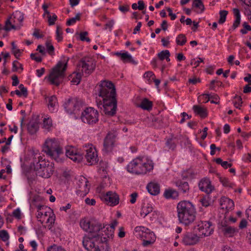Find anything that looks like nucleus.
Segmentation results:
<instances>
[{
    "instance_id": "nucleus-1",
    "label": "nucleus",
    "mask_w": 251,
    "mask_h": 251,
    "mask_svg": "<svg viewBox=\"0 0 251 251\" xmlns=\"http://www.w3.org/2000/svg\"><path fill=\"white\" fill-rule=\"evenodd\" d=\"M98 95L103 99V111L105 114L113 116L116 113L117 107L116 89L111 81H100L98 89Z\"/></svg>"
},
{
    "instance_id": "nucleus-2",
    "label": "nucleus",
    "mask_w": 251,
    "mask_h": 251,
    "mask_svg": "<svg viewBox=\"0 0 251 251\" xmlns=\"http://www.w3.org/2000/svg\"><path fill=\"white\" fill-rule=\"evenodd\" d=\"M176 208L178 219L180 223L188 226L195 221L196 212L191 202L181 201L177 204Z\"/></svg>"
},
{
    "instance_id": "nucleus-3",
    "label": "nucleus",
    "mask_w": 251,
    "mask_h": 251,
    "mask_svg": "<svg viewBox=\"0 0 251 251\" xmlns=\"http://www.w3.org/2000/svg\"><path fill=\"white\" fill-rule=\"evenodd\" d=\"M153 163L147 158L138 157L127 166L128 172L137 175L145 174L153 170Z\"/></svg>"
},
{
    "instance_id": "nucleus-4",
    "label": "nucleus",
    "mask_w": 251,
    "mask_h": 251,
    "mask_svg": "<svg viewBox=\"0 0 251 251\" xmlns=\"http://www.w3.org/2000/svg\"><path fill=\"white\" fill-rule=\"evenodd\" d=\"M69 57L63 56L62 60L59 61L55 67L52 69L49 76V80L51 84L59 86L65 76Z\"/></svg>"
},
{
    "instance_id": "nucleus-5",
    "label": "nucleus",
    "mask_w": 251,
    "mask_h": 251,
    "mask_svg": "<svg viewBox=\"0 0 251 251\" xmlns=\"http://www.w3.org/2000/svg\"><path fill=\"white\" fill-rule=\"evenodd\" d=\"M82 244L88 251H109V247L106 244H103L98 236L88 235L83 237Z\"/></svg>"
},
{
    "instance_id": "nucleus-6",
    "label": "nucleus",
    "mask_w": 251,
    "mask_h": 251,
    "mask_svg": "<svg viewBox=\"0 0 251 251\" xmlns=\"http://www.w3.org/2000/svg\"><path fill=\"white\" fill-rule=\"evenodd\" d=\"M43 150L48 156L55 160H57L59 155L63 153L62 148L55 138L47 139Z\"/></svg>"
},
{
    "instance_id": "nucleus-7",
    "label": "nucleus",
    "mask_w": 251,
    "mask_h": 251,
    "mask_svg": "<svg viewBox=\"0 0 251 251\" xmlns=\"http://www.w3.org/2000/svg\"><path fill=\"white\" fill-rule=\"evenodd\" d=\"M134 234L137 237L142 240V245L144 247L152 245L156 240L153 232L145 226H136L134 229Z\"/></svg>"
},
{
    "instance_id": "nucleus-8",
    "label": "nucleus",
    "mask_w": 251,
    "mask_h": 251,
    "mask_svg": "<svg viewBox=\"0 0 251 251\" xmlns=\"http://www.w3.org/2000/svg\"><path fill=\"white\" fill-rule=\"evenodd\" d=\"M99 113L93 107L86 108L81 113V119L84 123L93 125L99 121Z\"/></svg>"
},
{
    "instance_id": "nucleus-9",
    "label": "nucleus",
    "mask_w": 251,
    "mask_h": 251,
    "mask_svg": "<svg viewBox=\"0 0 251 251\" xmlns=\"http://www.w3.org/2000/svg\"><path fill=\"white\" fill-rule=\"evenodd\" d=\"M80 226L84 230L89 232L88 235L98 236L99 239H100L101 235L99 233L100 230L105 228L104 226L102 227L101 225L96 222L84 221L80 222Z\"/></svg>"
},
{
    "instance_id": "nucleus-10",
    "label": "nucleus",
    "mask_w": 251,
    "mask_h": 251,
    "mask_svg": "<svg viewBox=\"0 0 251 251\" xmlns=\"http://www.w3.org/2000/svg\"><path fill=\"white\" fill-rule=\"evenodd\" d=\"M82 106V100L77 98H70L64 104V108L69 114H77Z\"/></svg>"
},
{
    "instance_id": "nucleus-11",
    "label": "nucleus",
    "mask_w": 251,
    "mask_h": 251,
    "mask_svg": "<svg viewBox=\"0 0 251 251\" xmlns=\"http://www.w3.org/2000/svg\"><path fill=\"white\" fill-rule=\"evenodd\" d=\"M95 67V63L90 58L82 59L77 65L79 73H81V75L84 74L86 75L91 74L94 71Z\"/></svg>"
},
{
    "instance_id": "nucleus-12",
    "label": "nucleus",
    "mask_w": 251,
    "mask_h": 251,
    "mask_svg": "<svg viewBox=\"0 0 251 251\" xmlns=\"http://www.w3.org/2000/svg\"><path fill=\"white\" fill-rule=\"evenodd\" d=\"M212 225L208 221H200L198 223L197 225L194 228V231L197 232L200 237L208 236L210 235L213 232V228L211 227Z\"/></svg>"
},
{
    "instance_id": "nucleus-13",
    "label": "nucleus",
    "mask_w": 251,
    "mask_h": 251,
    "mask_svg": "<svg viewBox=\"0 0 251 251\" xmlns=\"http://www.w3.org/2000/svg\"><path fill=\"white\" fill-rule=\"evenodd\" d=\"M117 135L114 132H109L103 142V148L102 151L106 152L108 153L111 152L114 146L115 142V139Z\"/></svg>"
},
{
    "instance_id": "nucleus-14",
    "label": "nucleus",
    "mask_w": 251,
    "mask_h": 251,
    "mask_svg": "<svg viewBox=\"0 0 251 251\" xmlns=\"http://www.w3.org/2000/svg\"><path fill=\"white\" fill-rule=\"evenodd\" d=\"M13 16V18L10 17L5 22L4 29L6 31H9L11 29H16V26L12 23H15L16 20L19 22H22L24 20V15L20 12L16 11Z\"/></svg>"
},
{
    "instance_id": "nucleus-15",
    "label": "nucleus",
    "mask_w": 251,
    "mask_h": 251,
    "mask_svg": "<svg viewBox=\"0 0 251 251\" xmlns=\"http://www.w3.org/2000/svg\"><path fill=\"white\" fill-rule=\"evenodd\" d=\"M85 157L90 165L96 164L98 163L99 159L96 150L92 146L86 150Z\"/></svg>"
},
{
    "instance_id": "nucleus-16",
    "label": "nucleus",
    "mask_w": 251,
    "mask_h": 251,
    "mask_svg": "<svg viewBox=\"0 0 251 251\" xmlns=\"http://www.w3.org/2000/svg\"><path fill=\"white\" fill-rule=\"evenodd\" d=\"M192 233L190 232L184 234L182 242L185 245H194L197 244L201 238L197 232Z\"/></svg>"
},
{
    "instance_id": "nucleus-17",
    "label": "nucleus",
    "mask_w": 251,
    "mask_h": 251,
    "mask_svg": "<svg viewBox=\"0 0 251 251\" xmlns=\"http://www.w3.org/2000/svg\"><path fill=\"white\" fill-rule=\"evenodd\" d=\"M104 200L110 206L117 205L119 202V196L115 192L109 191L104 196Z\"/></svg>"
},
{
    "instance_id": "nucleus-18",
    "label": "nucleus",
    "mask_w": 251,
    "mask_h": 251,
    "mask_svg": "<svg viewBox=\"0 0 251 251\" xmlns=\"http://www.w3.org/2000/svg\"><path fill=\"white\" fill-rule=\"evenodd\" d=\"M199 187L201 191L207 194L210 193L214 189V187L212 186L210 180L206 178L202 179L200 181Z\"/></svg>"
},
{
    "instance_id": "nucleus-19",
    "label": "nucleus",
    "mask_w": 251,
    "mask_h": 251,
    "mask_svg": "<svg viewBox=\"0 0 251 251\" xmlns=\"http://www.w3.org/2000/svg\"><path fill=\"white\" fill-rule=\"evenodd\" d=\"M88 181L84 177H81L78 182V192H81V195H86L89 191V187L88 185Z\"/></svg>"
},
{
    "instance_id": "nucleus-20",
    "label": "nucleus",
    "mask_w": 251,
    "mask_h": 251,
    "mask_svg": "<svg viewBox=\"0 0 251 251\" xmlns=\"http://www.w3.org/2000/svg\"><path fill=\"white\" fill-rule=\"evenodd\" d=\"M36 171L37 175L43 178H49L52 174L54 169L52 166H49L36 170Z\"/></svg>"
},
{
    "instance_id": "nucleus-21",
    "label": "nucleus",
    "mask_w": 251,
    "mask_h": 251,
    "mask_svg": "<svg viewBox=\"0 0 251 251\" xmlns=\"http://www.w3.org/2000/svg\"><path fill=\"white\" fill-rule=\"evenodd\" d=\"M66 155L75 162L79 161L81 159L80 154L77 153L75 149L73 147H68L66 149Z\"/></svg>"
},
{
    "instance_id": "nucleus-22",
    "label": "nucleus",
    "mask_w": 251,
    "mask_h": 251,
    "mask_svg": "<svg viewBox=\"0 0 251 251\" xmlns=\"http://www.w3.org/2000/svg\"><path fill=\"white\" fill-rule=\"evenodd\" d=\"M160 186L159 183L155 181H152L149 182L147 186V189L148 192L152 195L156 196L160 193Z\"/></svg>"
},
{
    "instance_id": "nucleus-23",
    "label": "nucleus",
    "mask_w": 251,
    "mask_h": 251,
    "mask_svg": "<svg viewBox=\"0 0 251 251\" xmlns=\"http://www.w3.org/2000/svg\"><path fill=\"white\" fill-rule=\"evenodd\" d=\"M104 234L102 233L100 235V240L101 243L106 244L108 239L112 238L114 236V231L111 227H107L103 231Z\"/></svg>"
},
{
    "instance_id": "nucleus-24",
    "label": "nucleus",
    "mask_w": 251,
    "mask_h": 251,
    "mask_svg": "<svg viewBox=\"0 0 251 251\" xmlns=\"http://www.w3.org/2000/svg\"><path fill=\"white\" fill-rule=\"evenodd\" d=\"M176 185L178 187V191L182 194H187L189 192V185L187 182L181 180L176 182Z\"/></svg>"
},
{
    "instance_id": "nucleus-25",
    "label": "nucleus",
    "mask_w": 251,
    "mask_h": 251,
    "mask_svg": "<svg viewBox=\"0 0 251 251\" xmlns=\"http://www.w3.org/2000/svg\"><path fill=\"white\" fill-rule=\"evenodd\" d=\"M44 215L45 216H48V218L47 220V223L49 224L48 225V228L49 229H51L53 226V225L54 223L55 220V216L53 213L50 211H45L44 212Z\"/></svg>"
},
{
    "instance_id": "nucleus-26",
    "label": "nucleus",
    "mask_w": 251,
    "mask_h": 251,
    "mask_svg": "<svg viewBox=\"0 0 251 251\" xmlns=\"http://www.w3.org/2000/svg\"><path fill=\"white\" fill-rule=\"evenodd\" d=\"M222 226L223 227L222 231L224 234L229 237H232L234 234L237 231V229L230 226H227L225 224H222Z\"/></svg>"
},
{
    "instance_id": "nucleus-27",
    "label": "nucleus",
    "mask_w": 251,
    "mask_h": 251,
    "mask_svg": "<svg viewBox=\"0 0 251 251\" xmlns=\"http://www.w3.org/2000/svg\"><path fill=\"white\" fill-rule=\"evenodd\" d=\"M193 110L195 113L200 115L201 118H205L207 116L206 109L200 105H195L193 106Z\"/></svg>"
},
{
    "instance_id": "nucleus-28",
    "label": "nucleus",
    "mask_w": 251,
    "mask_h": 251,
    "mask_svg": "<svg viewBox=\"0 0 251 251\" xmlns=\"http://www.w3.org/2000/svg\"><path fill=\"white\" fill-rule=\"evenodd\" d=\"M164 197L167 199H175L178 196V192L172 189H166L164 193Z\"/></svg>"
},
{
    "instance_id": "nucleus-29",
    "label": "nucleus",
    "mask_w": 251,
    "mask_h": 251,
    "mask_svg": "<svg viewBox=\"0 0 251 251\" xmlns=\"http://www.w3.org/2000/svg\"><path fill=\"white\" fill-rule=\"evenodd\" d=\"M39 128L38 123L37 122L31 121L27 125V130L31 134H35Z\"/></svg>"
},
{
    "instance_id": "nucleus-30",
    "label": "nucleus",
    "mask_w": 251,
    "mask_h": 251,
    "mask_svg": "<svg viewBox=\"0 0 251 251\" xmlns=\"http://www.w3.org/2000/svg\"><path fill=\"white\" fill-rule=\"evenodd\" d=\"M48 107L50 110L53 112L58 105L57 98L55 96H52L48 98Z\"/></svg>"
},
{
    "instance_id": "nucleus-31",
    "label": "nucleus",
    "mask_w": 251,
    "mask_h": 251,
    "mask_svg": "<svg viewBox=\"0 0 251 251\" xmlns=\"http://www.w3.org/2000/svg\"><path fill=\"white\" fill-rule=\"evenodd\" d=\"M139 107L144 110H150L152 108V102L148 99H144L139 105Z\"/></svg>"
},
{
    "instance_id": "nucleus-32",
    "label": "nucleus",
    "mask_w": 251,
    "mask_h": 251,
    "mask_svg": "<svg viewBox=\"0 0 251 251\" xmlns=\"http://www.w3.org/2000/svg\"><path fill=\"white\" fill-rule=\"evenodd\" d=\"M115 54L121 57V60L124 62H132L133 61L132 56L127 52L121 53L117 52Z\"/></svg>"
},
{
    "instance_id": "nucleus-33",
    "label": "nucleus",
    "mask_w": 251,
    "mask_h": 251,
    "mask_svg": "<svg viewBox=\"0 0 251 251\" xmlns=\"http://www.w3.org/2000/svg\"><path fill=\"white\" fill-rule=\"evenodd\" d=\"M202 0H194L192 3V8H196L200 10V13H202L204 10V6L202 2Z\"/></svg>"
},
{
    "instance_id": "nucleus-34",
    "label": "nucleus",
    "mask_w": 251,
    "mask_h": 251,
    "mask_svg": "<svg viewBox=\"0 0 251 251\" xmlns=\"http://www.w3.org/2000/svg\"><path fill=\"white\" fill-rule=\"evenodd\" d=\"M202 96H206L207 98V100H206L205 102H207L208 101L210 100V102L212 103L218 104L219 103L220 98L217 94H213L212 95H210L207 94H203Z\"/></svg>"
},
{
    "instance_id": "nucleus-35",
    "label": "nucleus",
    "mask_w": 251,
    "mask_h": 251,
    "mask_svg": "<svg viewBox=\"0 0 251 251\" xmlns=\"http://www.w3.org/2000/svg\"><path fill=\"white\" fill-rule=\"evenodd\" d=\"M35 170L40 169L41 168H45L49 166H52V163H50L48 161L45 160H41L40 162H34Z\"/></svg>"
},
{
    "instance_id": "nucleus-36",
    "label": "nucleus",
    "mask_w": 251,
    "mask_h": 251,
    "mask_svg": "<svg viewBox=\"0 0 251 251\" xmlns=\"http://www.w3.org/2000/svg\"><path fill=\"white\" fill-rule=\"evenodd\" d=\"M152 207L151 204H147L142 206L140 214L141 216H143V217H145L148 214L152 212Z\"/></svg>"
},
{
    "instance_id": "nucleus-37",
    "label": "nucleus",
    "mask_w": 251,
    "mask_h": 251,
    "mask_svg": "<svg viewBox=\"0 0 251 251\" xmlns=\"http://www.w3.org/2000/svg\"><path fill=\"white\" fill-rule=\"evenodd\" d=\"M158 57L161 60L166 59L167 61H170L169 57L170 56V52L168 50H162L157 54Z\"/></svg>"
},
{
    "instance_id": "nucleus-38",
    "label": "nucleus",
    "mask_w": 251,
    "mask_h": 251,
    "mask_svg": "<svg viewBox=\"0 0 251 251\" xmlns=\"http://www.w3.org/2000/svg\"><path fill=\"white\" fill-rule=\"evenodd\" d=\"M187 42V38L183 34H179L176 38V43L179 46H183Z\"/></svg>"
},
{
    "instance_id": "nucleus-39",
    "label": "nucleus",
    "mask_w": 251,
    "mask_h": 251,
    "mask_svg": "<svg viewBox=\"0 0 251 251\" xmlns=\"http://www.w3.org/2000/svg\"><path fill=\"white\" fill-rule=\"evenodd\" d=\"M12 46V51L15 56V57L19 59V56H21L22 51L20 49L17 48L16 46L15 45L14 42L11 43Z\"/></svg>"
},
{
    "instance_id": "nucleus-40",
    "label": "nucleus",
    "mask_w": 251,
    "mask_h": 251,
    "mask_svg": "<svg viewBox=\"0 0 251 251\" xmlns=\"http://www.w3.org/2000/svg\"><path fill=\"white\" fill-rule=\"evenodd\" d=\"M220 14V19L219 20L218 23L220 24H224L226 18V16L228 14V11L226 10H221L219 12Z\"/></svg>"
},
{
    "instance_id": "nucleus-41",
    "label": "nucleus",
    "mask_w": 251,
    "mask_h": 251,
    "mask_svg": "<svg viewBox=\"0 0 251 251\" xmlns=\"http://www.w3.org/2000/svg\"><path fill=\"white\" fill-rule=\"evenodd\" d=\"M220 181L225 187L232 188L235 185L234 183L230 182L228 179L226 177H220Z\"/></svg>"
},
{
    "instance_id": "nucleus-42",
    "label": "nucleus",
    "mask_w": 251,
    "mask_h": 251,
    "mask_svg": "<svg viewBox=\"0 0 251 251\" xmlns=\"http://www.w3.org/2000/svg\"><path fill=\"white\" fill-rule=\"evenodd\" d=\"M216 163L218 164H220L225 169H227L228 167H231L232 164L228 163L227 161H223L221 158H217L215 160Z\"/></svg>"
},
{
    "instance_id": "nucleus-43",
    "label": "nucleus",
    "mask_w": 251,
    "mask_h": 251,
    "mask_svg": "<svg viewBox=\"0 0 251 251\" xmlns=\"http://www.w3.org/2000/svg\"><path fill=\"white\" fill-rule=\"evenodd\" d=\"M80 15L81 14L80 13H77L75 17L69 19L66 22L67 25L69 26L74 25L76 23V21H79L80 19Z\"/></svg>"
},
{
    "instance_id": "nucleus-44",
    "label": "nucleus",
    "mask_w": 251,
    "mask_h": 251,
    "mask_svg": "<svg viewBox=\"0 0 251 251\" xmlns=\"http://www.w3.org/2000/svg\"><path fill=\"white\" fill-rule=\"evenodd\" d=\"M74 74H75L73 78H72V80H71V82L73 83L74 84H78L81 80V73H74Z\"/></svg>"
},
{
    "instance_id": "nucleus-45",
    "label": "nucleus",
    "mask_w": 251,
    "mask_h": 251,
    "mask_svg": "<svg viewBox=\"0 0 251 251\" xmlns=\"http://www.w3.org/2000/svg\"><path fill=\"white\" fill-rule=\"evenodd\" d=\"M46 46L47 49V51L50 55H52L54 52V48L53 45L51 44L50 40H47L46 43Z\"/></svg>"
},
{
    "instance_id": "nucleus-46",
    "label": "nucleus",
    "mask_w": 251,
    "mask_h": 251,
    "mask_svg": "<svg viewBox=\"0 0 251 251\" xmlns=\"http://www.w3.org/2000/svg\"><path fill=\"white\" fill-rule=\"evenodd\" d=\"M234 99L235 100L233 101L234 106L237 108H239V106H241V104L243 102L241 97L240 96L235 95V96L234 98Z\"/></svg>"
},
{
    "instance_id": "nucleus-47",
    "label": "nucleus",
    "mask_w": 251,
    "mask_h": 251,
    "mask_svg": "<svg viewBox=\"0 0 251 251\" xmlns=\"http://www.w3.org/2000/svg\"><path fill=\"white\" fill-rule=\"evenodd\" d=\"M0 238L4 242L7 241L9 238L8 232L5 230H0Z\"/></svg>"
},
{
    "instance_id": "nucleus-48",
    "label": "nucleus",
    "mask_w": 251,
    "mask_h": 251,
    "mask_svg": "<svg viewBox=\"0 0 251 251\" xmlns=\"http://www.w3.org/2000/svg\"><path fill=\"white\" fill-rule=\"evenodd\" d=\"M88 33L87 31L81 32L79 34L80 40L82 41H86L87 42H90V39L87 37Z\"/></svg>"
},
{
    "instance_id": "nucleus-49",
    "label": "nucleus",
    "mask_w": 251,
    "mask_h": 251,
    "mask_svg": "<svg viewBox=\"0 0 251 251\" xmlns=\"http://www.w3.org/2000/svg\"><path fill=\"white\" fill-rule=\"evenodd\" d=\"M56 39L57 40L58 42H60L62 41L63 38H62V28L59 25H57L56 27Z\"/></svg>"
},
{
    "instance_id": "nucleus-50",
    "label": "nucleus",
    "mask_w": 251,
    "mask_h": 251,
    "mask_svg": "<svg viewBox=\"0 0 251 251\" xmlns=\"http://www.w3.org/2000/svg\"><path fill=\"white\" fill-rule=\"evenodd\" d=\"M244 28L240 30V32L243 34H245L247 33V31L251 30V26L246 22H244L243 24Z\"/></svg>"
},
{
    "instance_id": "nucleus-51",
    "label": "nucleus",
    "mask_w": 251,
    "mask_h": 251,
    "mask_svg": "<svg viewBox=\"0 0 251 251\" xmlns=\"http://www.w3.org/2000/svg\"><path fill=\"white\" fill-rule=\"evenodd\" d=\"M43 125L45 128L47 129L52 126V120L50 118H45L43 121Z\"/></svg>"
},
{
    "instance_id": "nucleus-52",
    "label": "nucleus",
    "mask_w": 251,
    "mask_h": 251,
    "mask_svg": "<svg viewBox=\"0 0 251 251\" xmlns=\"http://www.w3.org/2000/svg\"><path fill=\"white\" fill-rule=\"evenodd\" d=\"M48 19L49 25H51L55 24V21L57 20V17L55 14H53L52 16L51 15L48 16Z\"/></svg>"
},
{
    "instance_id": "nucleus-53",
    "label": "nucleus",
    "mask_w": 251,
    "mask_h": 251,
    "mask_svg": "<svg viewBox=\"0 0 251 251\" xmlns=\"http://www.w3.org/2000/svg\"><path fill=\"white\" fill-rule=\"evenodd\" d=\"M19 88L20 89L21 93H22V96H23L25 98H26L28 95L27 88L25 87L24 85L22 84H21L19 86Z\"/></svg>"
},
{
    "instance_id": "nucleus-54",
    "label": "nucleus",
    "mask_w": 251,
    "mask_h": 251,
    "mask_svg": "<svg viewBox=\"0 0 251 251\" xmlns=\"http://www.w3.org/2000/svg\"><path fill=\"white\" fill-rule=\"evenodd\" d=\"M155 75L151 71L147 72L144 74L145 78H148L149 81H151L152 78H154Z\"/></svg>"
},
{
    "instance_id": "nucleus-55",
    "label": "nucleus",
    "mask_w": 251,
    "mask_h": 251,
    "mask_svg": "<svg viewBox=\"0 0 251 251\" xmlns=\"http://www.w3.org/2000/svg\"><path fill=\"white\" fill-rule=\"evenodd\" d=\"M166 144L169 149L174 150L176 147L175 143L172 139H168Z\"/></svg>"
},
{
    "instance_id": "nucleus-56",
    "label": "nucleus",
    "mask_w": 251,
    "mask_h": 251,
    "mask_svg": "<svg viewBox=\"0 0 251 251\" xmlns=\"http://www.w3.org/2000/svg\"><path fill=\"white\" fill-rule=\"evenodd\" d=\"M36 207L37 208V212L39 213V211H50V209L49 207H48L46 206H45L44 205H36Z\"/></svg>"
},
{
    "instance_id": "nucleus-57",
    "label": "nucleus",
    "mask_w": 251,
    "mask_h": 251,
    "mask_svg": "<svg viewBox=\"0 0 251 251\" xmlns=\"http://www.w3.org/2000/svg\"><path fill=\"white\" fill-rule=\"evenodd\" d=\"M33 36L37 38H42L43 37V35L40 33V30L39 29L35 28L32 34Z\"/></svg>"
},
{
    "instance_id": "nucleus-58",
    "label": "nucleus",
    "mask_w": 251,
    "mask_h": 251,
    "mask_svg": "<svg viewBox=\"0 0 251 251\" xmlns=\"http://www.w3.org/2000/svg\"><path fill=\"white\" fill-rule=\"evenodd\" d=\"M12 215L17 219H20L21 218L20 210L19 208L14 210L12 213Z\"/></svg>"
},
{
    "instance_id": "nucleus-59",
    "label": "nucleus",
    "mask_w": 251,
    "mask_h": 251,
    "mask_svg": "<svg viewBox=\"0 0 251 251\" xmlns=\"http://www.w3.org/2000/svg\"><path fill=\"white\" fill-rule=\"evenodd\" d=\"M37 53H31L30 54V58H31V59L34 60L37 62H41L42 60V59L41 57L40 56H37Z\"/></svg>"
},
{
    "instance_id": "nucleus-60",
    "label": "nucleus",
    "mask_w": 251,
    "mask_h": 251,
    "mask_svg": "<svg viewBox=\"0 0 251 251\" xmlns=\"http://www.w3.org/2000/svg\"><path fill=\"white\" fill-rule=\"evenodd\" d=\"M119 9L123 13H126L129 11V6L128 5H120Z\"/></svg>"
},
{
    "instance_id": "nucleus-61",
    "label": "nucleus",
    "mask_w": 251,
    "mask_h": 251,
    "mask_svg": "<svg viewBox=\"0 0 251 251\" xmlns=\"http://www.w3.org/2000/svg\"><path fill=\"white\" fill-rule=\"evenodd\" d=\"M130 196L131 197L130 202L132 204L136 202V198L138 196V194L136 192H134L132 193Z\"/></svg>"
},
{
    "instance_id": "nucleus-62",
    "label": "nucleus",
    "mask_w": 251,
    "mask_h": 251,
    "mask_svg": "<svg viewBox=\"0 0 251 251\" xmlns=\"http://www.w3.org/2000/svg\"><path fill=\"white\" fill-rule=\"evenodd\" d=\"M85 201L87 204L89 205H94L96 204V201L94 199H90L87 198L85 199Z\"/></svg>"
},
{
    "instance_id": "nucleus-63",
    "label": "nucleus",
    "mask_w": 251,
    "mask_h": 251,
    "mask_svg": "<svg viewBox=\"0 0 251 251\" xmlns=\"http://www.w3.org/2000/svg\"><path fill=\"white\" fill-rule=\"evenodd\" d=\"M167 10L169 12V15L171 17L172 20H174L176 19V16L175 14L172 13V10L171 8L168 7L167 8Z\"/></svg>"
},
{
    "instance_id": "nucleus-64",
    "label": "nucleus",
    "mask_w": 251,
    "mask_h": 251,
    "mask_svg": "<svg viewBox=\"0 0 251 251\" xmlns=\"http://www.w3.org/2000/svg\"><path fill=\"white\" fill-rule=\"evenodd\" d=\"M243 160L245 162L251 161V152L244 155L243 157Z\"/></svg>"
}]
</instances>
